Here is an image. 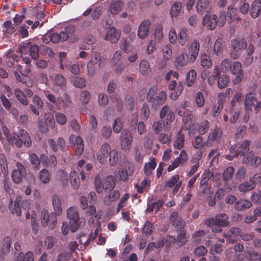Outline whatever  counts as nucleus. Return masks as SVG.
Returning <instances> with one entry per match:
<instances>
[{"instance_id":"f257e3e1","label":"nucleus","mask_w":261,"mask_h":261,"mask_svg":"<svg viewBox=\"0 0 261 261\" xmlns=\"http://www.w3.org/2000/svg\"><path fill=\"white\" fill-rule=\"evenodd\" d=\"M3 130L8 143L10 144H15L18 147H22L23 144L27 147L31 146V140L26 130L20 129L17 134H10L6 127H3Z\"/></svg>"},{"instance_id":"f03ea898","label":"nucleus","mask_w":261,"mask_h":261,"mask_svg":"<svg viewBox=\"0 0 261 261\" xmlns=\"http://www.w3.org/2000/svg\"><path fill=\"white\" fill-rule=\"evenodd\" d=\"M205 224L211 227L213 232H220L221 227L226 226L228 224V217L225 214L217 215L215 218L207 219Z\"/></svg>"},{"instance_id":"7ed1b4c3","label":"nucleus","mask_w":261,"mask_h":261,"mask_svg":"<svg viewBox=\"0 0 261 261\" xmlns=\"http://www.w3.org/2000/svg\"><path fill=\"white\" fill-rule=\"evenodd\" d=\"M246 46V41L243 38H237L231 40L230 57L234 60L239 58L241 55V52L245 49Z\"/></svg>"},{"instance_id":"20e7f679","label":"nucleus","mask_w":261,"mask_h":261,"mask_svg":"<svg viewBox=\"0 0 261 261\" xmlns=\"http://www.w3.org/2000/svg\"><path fill=\"white\" fill-rule=\"evenodd\" d=\"M67 217L69 220L70 229L72 232L78 230L82 222L80 220L79 214L74 207H70L67 210Z\"/></svg>"},{"instance_id":"39448f33","label":"nucleus","mask_w":261,"mask_h":261,"mask_svg":"<svg viewBox=\"0 0 261 261\" xmlns=\"http://www.w3.org/2000/svg\"><path fill=\"white\" fill-rule=\"evenodd\" d=\"M41 223L43 227H48L50 229H53L57 224L56 213L49 214L47 211L43 210L41 213Z\"/></svg>"},{"instance_id":"423d86ee","label":"nucleus","mask_w":261,"mask_h":261,"mask_svg":"<svg viewBox=\"0 0 261 261\" xmlns=\"http://www.w3.org/2000/svg\"><path fill=\"white\" fill-rule=\"evenodd\" d=\"M160 116V118L163 120V122L165 123L164 124L165 130H169L171 126L169 123L173 121L175 119L173 112L170 110L168 106H165L161 109Z\"/></svg>"},{"instance_id":"0eeeda50","label":"nucleus","mask_w":261,"mask_h":261,"mask_svg":"<svg viewBox=\"0 0 261 261\" xmlns=\"http://www.w3.org/2000/svg\"><path fill=\"white\" fill-rule=\"evenodd\" d=\"M134 165L133 164L127 163L124 167L120 169L118 172L114 173L116 178H119V179L123 181H127L128 176H132L134 173Z\"/></svg>"},{"instance_id":"6e6552de","label":"nucleus","mask_w":261,"mask_h":261,"mask_svg":"<svg viewBox=\"0 0 261 261\" xmlns=\"http://www.w3.org/2000/svg\"><path fill=\"white\" fill-rule=\"evenodd\" d=\"M229 71L233 75H236L235 78L233 80V84H239L244 77L241 63L238 61L233 62L231 64Z\"/></svg>"},{"instance_id":"1a4fd4ad","label":"nucleus","mask_w":261,"mask_h":261,"mask_svg":"<svg viewBox=\"0 0 261 261\" xmlns=\"http://www.w3.org/2000/svg\"><path fill=\"white\" fill-rule=\"evenodd\" d=\"M111 147L108 143H103L96 153V157L98 162L101 164H105L111 153Z\"/></svg>"},{"instance_id":"9d476101","label":"nucleus","mask_w":261,"mask_h":261,"mask_svg":"<svg viewBox=\"0 0 261 261\" xmlns=\"http://www.w3.org/2000/svg\"><path fill=\"white\" fill-rule=\"evenodd\" d=\"M19 52L26 54L30 53V56L33 59H36L38 57V46L36 45H31L30 43H26L19 47Z\"/></svg>"},{"instance_id":"9b49d317","label":"nucleus","mask_w":261,"mask_h":261,"mask_svg":"<svg viewBox=\"0 0 261 261\" xmlns=\"http://www.w3.org/2000/svg\"><path fill=\"white\" fill-rule=\"evenodd\" d=\"M220 73V71L219 69V67L218 66H215L213 69V72L211 75H209V71L207 70H204L201 72V77L203 80H205L206 79L207 80V83L210 85H214L217 79H218V76L219 75Z\"/></svg>"},{"instance_id":"f8f14e48","label":"nucleus","mask_w":261,"mask_h":261,"mask_svg":"<svg viewBox=\"0 0 261 261\" xmlns=\"http://www.w3.org/2000/svg\"><path fill=\"white\" fill-rule=\"evenodd\" d=\"M188 160L187 154L184 150H182L179 154V156L177 157L174 161L172 162L171 165H170L167 170L169 172H171L179 167L182 166Z\"/></svg>"},{"instance_id":"ddd939ff","label":"nucleus","mask_w":261,"mask_h":261,"mask_svg":"<svg viewBox=\"0 0 261 261\" xmlns=\"http://www.w3.org/2000/svg\"><path fill=\"white\" fill-rule=\"evenodd\" d=\"M70 144L73 145L75 149L76 154L81 155L84 151V144L82 138L74 135H71L69 138Z\"/></svg>"},{"instance_id":"4468645a","label":"nucleus","mask_w":261,"mask_h":261,"mask_svg":"<svg viewBox=\"0 0 261 261\" xmlns=\"http://www.w3.org/2000/svg\"><path fill=\"white\" fill-rule=\"evenodd\" d=\"M200 44L198 41L193 40L190 44L188 48L189 57H190V63H194L199 53Z\"/></svg>"},{"instance_id":"2eb2a0df","label":"nucleus","mask_w":261,"mask_h":261,"mask_svg":"<svg viewBox=\"0 0 261 261\" xmlns=\"http://www.w3.org/2000/svg\"><path fill=\"white\" fill-rule=\"evenodd\" d=\"M202 24L207 29L213 30L217 24V16L215 14H206L203 18Z\"/></svg>"},{"instance_id":"dca6fc26","label":"nucleus","mask_w":261,"mask_h":261,"mask_svg":"<svg viewBox=\"0 0 261 261\" xmlns=\"http://www.w3.org/2000/svg\"><path fill=\"white\" fill-rule=\"evenodd\" d=\"M202 156L201 151H198L194 157L191 160V166L190 171L188 173V176H191L194 174L199 167V161Z\"/></svg>"},{"instance_id":"f3484780","label":"nucleus","mask_w":261,"mask_h":261,"mask_svg":"<svg viewBox=\"0 0 261 261\" xmlns=\"http://www.w3.org/2000/svg\"><path fill=\"white\" fill-rule=\"evenodd\" d=\"M121 33L114 27H110L107 31L104 39L112 43H116L119 39Z\"/></svg>"},{"instance_id":"a211bd4d","label":"nucleus","mask_w":261,"mask_h":261,"mask_svg":"<svg viewBox=\"0 0 261 261\" xmlns=\"http://www.w3.org/2000/svg\"><path fill=\"white\" fill-rule=\"evenodd\" d=\"M121 146L122 148L125 150H129L132 142V134L128 131H123L121 134Z\"/></svg>"},{"instance_id":"6ab92c4d","label":"nucleus","mask_w":261,"mask_h":261,"mask_svg":"<svg viewBox=\"0 0 261 261\" xmlns=\"http://www.w3.org/2000/svg\"><path fill=\"white\" fill-rule=\"evenodd\" d=\"M189 59L190 57L188 54L183 51L176 56L174 61L175 66L176 68L185 66L190 62Z\"/></svg>"},{"instance_id":"aec40b11","label":"nucleus","mask_w":261,"mask_h":261,"mask_svg":"<svg viewBox=\"0 0 261 261\" xmlns=\"http://www.w3.org/2000/svg\"><path fill=\"white\" fill-rule=\"evenodd\" d=\"M181 185V181L178 175H175L169 179L165 184V186L169 188H173V193H176Z\"/></svg>"},{"instance_id":"412c9836","label":"nucleus","mask_w":261,"mask_h":261,"mask_svg":"<svg viewBox=\"0 0 261 261\" xmlns=\"http://www.w3.org/2000/svg\"><path fill=\"white\" fill-rule=\"evenodd\" d=\"M21 201V197L20 196H17L16 197L14 204L12 200L10 201L9 206L10 210L12 214H15L17 216H20L21 215L22 213L20 207Z\"/></svg>"},{"instance_id":"4be33fe9","label":"nucleus","mask_w":261,"mask_h":261,"mask_svg":"<svg viewBox=\"0 0 261 261\" xmlns=\"http://www.w3.org/2000/svg\"><path fill=\"white\" fill-rule=\"evenodd\" d=\"M150 28V21L144 20L141 22L138 30V36L141 39L147 36Z\"/></svg>"},{"instance_id":"5701e85b","label":"nucleus","mask_w":261,"mask_h":261,"mask_svg":"<svg viewBox=\"0 0 261 261\" xmlns=\"http://www.w3.org/2000/svg\"><path fill=\"white\" fill-rule=\"evenodd\" d=\"M17 169L14 170L12 173V178L15 183H19L22 179V173L24 171L23 166L20 163H16Z\"/></svg>"},{"instance_id":"b1692460","label":"nucleus","mask_w":261,"mask_h":261,"mask_svg":"<svg viewBox=\"0 0 261 261\" xmlns=\"http://www.w3.org/2000/svg\"><path fill=\"white\" fill-rule=\"evenodd\" d=\"M43 103L41 98L38 96L35 95L33 98L32 103L30 105V108L34 114L38 115L39 110L42 108Z\"/></svg>"},{"instance_id":"393cba45","label":"nucleus","mask_w":261,"mask_h":261,"mask_svg":"<svg viewBox=\"0 0 261 261\" xmlns=\"http://www.w3.org/2000/svg\"><path fill=\"white\" fill-rule=\"evenodd\" d=\"M170 221L172 225L177 229H181L185 225V221L181 220L176 212H173L171 213Z\"/></svg>"},{"instance_id":"a878e982","label":"nucleus","mask_w":261,"mask_h":261,"mask_svg":"<svg viewBox=\"0 0 261 261\" xmlns=\"http://www.w3.org/2000/svg\"><path fill=\"white\" fill-rule=\"evenodd\" d=\"M167 99V94L165 91H161L153 98L150 103L152 107L156 108L165 103Z\"/></svg>"},{"instance_id":"bb28decb","label":"nucleus","mask_w":261,"mask_h":261,"mask_svg":"<svg viewBox=\"0 0 261 261\" xmlns=\"http://www.w3.org/2000/svg\"><path fill=\"white\" fill-rule=\"evenodd\" d=\"M249 141L246 140L244 141L243 143L239 147V148H240V150H236L237 146L235 145L231 147L230 151L232 153H234L233 156H238L239 154H240L241 155H243L245 154V153L247 152L249 150Z\"/></svg>"},{"instance_id":"cd10ccee","label":"nucleus","mask_w":261,"mask_h":261,"mask_svg":"<svg viewBox=\"0 0 261 261\" xmlns=\"http://www.w3.org/2000/svg\"><path fill=\"white\" fill-rule=\"evenodd\" d=\"M189 36L186 28H181L178 33L177 42L181 46L187 45L189 42Z\"/></svg>"},{"instance_id":"c85d7f7f","label":"nucleus","mask_w":261,"mask_h":261,"mask_svg":"<svg viewBox=\"0 0 261 261\" xmlns=\"http://www.w3.org/2000/svg\"><path fill=\"white\" fill-rule=\"evenodd\" d=\"M123 7V3L120 1H115L111 3L108 8V12L111 15L118 14Z\"/></svg>"},{"instance_id":"c756f323","label":"nucleus","mask_w":261,"mask_h":261,"mask_svg":"<svg viewBox=\"0 0 261 261\" xmlns=\"http://www.w3.org/2000/svg\"><path fill=\"white\" fill-rule=\"evenodd\" d=\"M40 160L42 164L47 167L54 168L57 165L56 158L54 155L47 157L42 154L40 156Z\"/></svg>"},{"instance_id":"7c9ffc66","label":"nucleus","mask_w":261,"mask_h":261,"mask_svg":"<svg viewBox=\"0 0 261 261\" xmlns=\"http://www.w3.org/2000/svg\"><path fill=\"white\" fill-rule=\"evenodd\" d=\"M221 136V134L219 129L217 128H215L210 133L206 142V145L210 147L212 145L213 141H216L217 143L219 142Z\"/></svg>"},{"instance_id":"2f4dec72","label":"nucleus","mask_w":261,"mask_h":261,"mask_svg":"<svg viewBox=\"0 0 261 261\" xmlns=\"http://www.w3.org/2000/svg\"><path fill=\"white\" fill-rule=\"evenodd\" d=\"M240 233V230L238 227L231 228L226 234H224L225 238L228 241L231 243H233L237 241L236 237Z\"/></svg>"},{"instance_id":"473e14b6","label":"nucleus","mask_w":261,"mask_h":261,"mask_svg":"<svg viewBox=\"0 0 261 261\" xmlns=\"http://www.w3.org/2000/svg\"><path fill=\"white\" fill-rule=\"evenodd\" d=\"M11 246V238L6 237L3 240L2 243V247L0 249V256H3L8 254Z\"/></svg>"},{"instance_id":"72a5a7b5","label":"nucleus","mask_w":261,"mask_h":261,"mask_svg":"<svg viewBox=\"0 0 261 261\" xmlns=\"http://www.w3.org/2000/svg\"><path fill=\"white\" fill-rule=\"evenodd\" d=\"M261 13V1L259 0L254 1L250 9V15L253 18L259 16Z\"/></svg>"},{"instance_id":"f704fd0d","label":"nucleus","mask_w":261,"mask_h":261,"mask_svg":"<svg viewBox=\"0 0 261 261\" xmlns=\"http://www.w3.org/2000/svg\"><path fill=\"white\" fill-rule=\"evenodd\" d=\"M243 162L245 164L250 163L252 166H257L260 164L261 159L257 156H254L252 153L249 152L243 158Z\"/></svg>"},{"instance_id":"c9c22d12","label":"nucleus","mask_w":261,"mask_h":261,"mask_svg":"<svg viewBox=\"0 0 261 261\" xmlns=\"http://www.w3.org/2000/svg\"><path fill=\"white\" fill-rule=\"evenodd\" d=\"M196 10L198 13H203L210 10V3L208 0H198L196 4Z\"/></svg>"},{"instance_id":"e433bc0d","label":"nucleus","mask_w":261,"mask_h":261,"mask_svg":"<svg viewBox=\"0 0 261 261\" xmlns=\"http://www.w3.org/2000/svg\"><path fill=\"white\" fill-rule=\"evenodd\" d=\"M52 203L56 214L57 215H60L62 212L61 197L58 195H54L52 199Z\"/></svg>"},{"instance_id":"4c0bfd02","label":"nucleus","mask_w":261,"mask_h":261,"mask_svg":"<svg viewBox=\"0 0 261 261\" xmlns=\"http://www.w3.org/2000/svg\"><path fill=\"white\" fill-rule=\"evenodd\" d=\"M58 102L60 107L64 109L70 107L71 105L70 96L67 93H64L63 95L59 97Z\"/></svg>"},{"instance_id":"58836bf2","label":"nucleus","mask_w":261,"mask_h":261,"mask_svg":"<svg viewBox=\"0 0 261 261\" xmlns=\"http://www.w3.org/2000/svg\"><path fill=\"white\" fill-rule=\"evenodd\" d=\"M120 196V192L117 190H114L111 192L108 196L104 198L103 202L106 205H110L112 202L117 200Z\"/></svg>"},{"instance_id":"ea45409f","label":"nucleus","mask_w":261,"mask_h":261,"mask_svg":"<svg viewBox=\"0 0 261 261\" xmlns=\"http://www.w3.org/2000/svg\"><path fill=\"white\" fill-rule=\"evenodd\" d=\"M153 37L155 43H160L164 38L163 32V27L161 25H157L155 26L153 31Z\"/></svg>"},{"instance_id":"a19ab883","label":"nucleus","mask_w":261,"mask_h":261,"mask_svg":"<svg viewBox=\"0 0 261 261\" xmlns=\"http://www.w3.org/2000/svg\"><path fill=\"white\" fill-rule=\"evenodd\" d=\"M34 254L31 251H28L25 253L20 252L18 253L15 259V261H34Z\"/></svg>"},{"instance_id":"79ce46f5","label":"nucleus","mask_w":261,"mask_h":261,"mask_svg":"<svg viewBox=\"0 0 261 261\" xmlns=\"http://www.w3.org/2000/svg\"><path fill=\"white\" fill-rule=\"evenodd\" d=\"M184 135L181 131H179L173 143V146L175 148L180 150L184 147Z\"/></svg>"},{"instance_id":"37998d69","label":"nucleus","mask_w":261,"mask_h":261,"mask_svg":"<svg viewBox=\"0 0 261 261\" xmlns=\"http://www.w3.org/2000/svg\"><path fill=\"white\" fill-rule=\"evenodd\" d=\"M256 102L255 97L251 93H248L246 95L245 99V109L246 111H251L252 106Z\"/></svg>"},{"instance_id":"c03bdc74","label":"nucleus","mask_w":261,"mask_h":261,"mask_svg":"<svg viewBox=\"0 0 261 261\" xmlns=\"http://www.w3.org/2000/svg\"><path fill=\"white\" fill-rule=\"evenodd\" d=\"M156 165L154 158H151L149 161L144 165V171L146 175L149 176L152 174Z\"/></svg>"},{"instance_id":"a18cd8bd","label":"nucleus","mask_w":261,"mask_h":261,"mask_svg":"<svg viewBox=\"0 0 261 261\" xmlns=\"http://www.w3.org/2000/svg\"><path fill=\"white\" fill-rule=\"evenodd\" d=\"M252 205V203L250 201L241 199L235 203L234 208L237 211H242L250 207Z\"/></svg>"},{"instance_id":"49530a36","label":"nucleus","mask_w":261,"mask_h":261,"mask_svg":"<svg viewBox=\"0 0 261 261\" xmlns=\"http://www.w3.org/2000/svg\"><path fill=\"white\" fill-rule=\"evenodd\" d=\"M237 10L230 6L228 8L227 15L228 17V22L231 23L234 21H239L240 20V18L237 15Z\"/></svg>"},{"instance_id":"de8ad7c7","label":"nucleus","mask_w":261,"mask_h":261,"mask_svg":"<svg viewBox=\"0 0 261 261\" xmlns=\"http://www.w3.org/2000/svg\"><path fill=\"white\" fill-rule=\"evenodd\" d=\"M29 161L31 164L32 168L35 170H38L40 167L41 160L39 159L38 156L34 153L29 154Z\"/></svg>"},{"instance_id":"09e8293b","label":"nucleus","mask_w":261,"mask_h":261,"mask_svg":"<svg viewBox=\"0 0 261 261\" xmlns=\"http://www.w3.org/2000/svg\"><path fill=\"white\" fill-rule=\"evenodd\" d=\"M39 178L43 184H47L50 179V173L46 169L41 170L39 173Z\"/></svg>"},{"instance_id":"8fccbe9b","label":"nucleus","mask_w":261,"mask_h":261,"mask_svg":"<svg viewBox=\"0 0 261 261\" xmlns=\"http://www.w3.org/2000/svg\"><path fill=\"white\" fill-rule=\"evenodd\" d=\"M70 180L72 187L74 189H77L80 185V178L77 172L71 171L70 173Z\"/></svg>"},{"instance_id":"3c124183","label":"nucleus","mask_w":261,"mask_h":261,"mask_svg":"<svg viewBox=\"0 0 261 261\" xmlns=\"http://www.w3.org/2000/svg\"><path fill=\"white\" fill-rule=\"evenodd\" d=\"M71 84L77 88H82L86 86V82L84 78L72 76L70 78Z\"/></svg>"},{"instance_id":"603ef678","label":"nucleus","mask_w":261,"mask_h":261,"mask_svg":"<svg viewBox=\"0 0 261 261\" xmlns=\"http://www.w3.org/2000/svg\"><path fill=\"white\" fill-rule=\"evenodd\" d=\"M102 58H101L100 54L97 51H93L91 54V57L88 63L93 65L98 64V67L101 65Z\"/></svg>"},{"instance_id":"864d4df0","label":"nucleus","mask_w":261,"mask_h":261,"mask_svg":"<svg viewBox=\"0 0 261 261\" xmlns=\"http://www.w3.org/2000/svg\"><path fill=\"white\" fill-rule=\"evenodd\" d=\"M196 76V72L194 70H190L186 76V85L189 87H191L194 84Z\"/></svg>"},{"instance_id":"5fc2aeb1","label":"nucleus","mask_w":261,"mask_h":261,"mask_svg":"<svg viewBox=\"0 0 261 261\" xmlns=\"http://www.w3.org/2000/svg\"><path fill=\"white\" fill-rule=\"evenodd\" d=\"M105 190H112L115 186V182L112 176H108L103 179Z\"/></svg>"},{"instance_id":"6e6d98bb","label":"nucleus","mask_w":261,"mask_h":261,"mask_svg":"<svg viewBox=\"0 0 261 261\" xmlns=\"http://www.w3.org/2000/svg\"><path fill=\"white\" fill-rule=\"evenodd\" d=\"M139 70L142 75H147L150 71V66L148 61L142 60L140 61Z\"/></svg>"},{"instance_id":"4d7b16f0","label":"nucleus","mask_w":261,"mask_h":261,"mask_svg":"<svg viewBox=\"0 0 261 261\" xmlns=\"http://www.w3.org/2000/svg\"><path fill=\"white\" fill-rule=\"evenodd\" d=\"M223 47V40L222 38H218L214 45V53L217 56H220L222 51Z\"/></svg>"},{"instance_id":"13d9d810","label":"nucleus","mask_w":261,"mask_h":261,"mask_svg":"<svg viewBox=\"0 0 261 261\" xmlns=\"http://www.w3.org/2000/svg\"><path fill=\"white\" fill-rule=\"evenodd\" d=\"M183 89L184 88L182 83L179 82L176 88L174 90H171L172 92L170 94V97L173 100L177 99L182 93Z\"/></svg>"},{"instance_id":"bf43d9fd","label":"nucleus","mask_w":261,"mask_h":261,"mask_svg":"<svg viewBox=\"0 0 261 261\" xmlns=\"http://www.w3.org/2000/svg\"><path fill=\"white\" fill-rule=\"evenodd\" d=\"M255 188V186L253 183L251 182L250 181H246L241 184L239 186V190L242 192H246L251 191Z\"/></svg>"},{"instance_id":"052dcab7","label":"nucleus","mask_w":261,"mask_h":261,"mask_svg":"<svg viewBox=\"0 0 261 261\" xmlns=\"http://www.w3.org/2000/svg\"><path fill=\"white\" fill-rule=\"evenodd\" d=\"M54 83L55 85L62 88L65 86L66 80L62 74H57L55 76Z\"/></svg>"},{"instance_id":"680f3d73","label":"nucleus","mask_w":261,"mask_h":261,"mask_svg":"<svg viewBox=\"0 0 261 261\" xmlns=\"http://www.w3.org/2000/svg\"><path fill=\"white\" fill-rule=\"evenodd\" d=\"M229 82V77L227 74H223L218 79V86L219 88H225Z\"/></svg>"},{"instance_id":"e2e57ef3","label":"nucleus","mask_w":261,"mask_h":261,"mask_svg":"<svg viewBox=\"0 0 261 261\" xmlns=\"http://www.w3.org/2000/svg\"><path fill=\"white\" fill-rule=\"evenodd\" d=\"M0 169L1 172L6 175L8 172V165L5 156L3 154H0Z\"/></svg>"},{"instance_id":"0e129e2a","label":"nucleus","mask_w":261,"mask_h":261,"mask_svg":"<svg viewBox=\"0 0 261 261\" xmlns=\"http://www.w3.org/2000/svg\"><path fill=\"white\" fill-rule=\"evenodd\" d=\"M182 4L180 2L175 3L170 9V15L172 17H176L181 11Z\"/></svg>"},{"instance_id":"69168bd1","label":"nucleus","mask_w":261,"mask_h":261,"mask_svg":"<svg viewBox=\"0 0 261 261\" xmlns=\"http://www.w3.org/2000/svg\"><path fill=\"white\" fill-rule=\"evenodd\" d=\"M163 57L165 60H169L172 57V46L170 44H167L163 48Z\"/></svg>"},{"instance_id":"338daca9","label":"nucleus","mask_w":261,"mask_h":261,"mask_svg":"<svg viewBox=\"0 0 261 261\" xmlns=\"http://www.w3.org/2000/svg\"><path fill=\"white\" fill-rule=\"evenodd\" d=\"M94 186L95 189L98 193H101L105 190L103 180H101L99 176H96L95 178Z\"/></svg>"},{"instance_id":"774afa93","label":"nucleus","mask_w":261,"mask_h":261,"mask_svg":"<svg viewBox=\"0 0 261 261\" xmlns=\"http://www.w3.org/2000/svg\"><path fill=\"white\" fill-rule=\"evenodd\" d=\"M230 61L228 59H225L221 63L219 68L220 72L226 73L230 70L231 66Z\"/></svg>"}]
</instances>
